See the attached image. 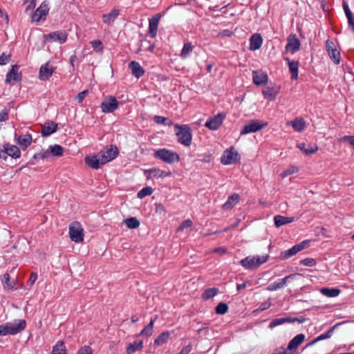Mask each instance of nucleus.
Wrapping results in <instances>:
<instances>
[{"instance_id": "f257e3e1", "label": "nucleus", "mask_w": 354, "mask_h": 354, "mask_svg": "<svg viewBox=\"0 0 354 354\" xmlns=\"http://www.w3.org/2000/svg\"><path fill=\"white\" fill-rule=\"evenodd\" d=\"M26 327L24 320H17L0 325V335H16L22 331Z\"/></svg>"}, {"instance_id": "f03ea898", "label": "nucleus", "mask_w": 354, "mask_h": 354, "mask_svg": "<svg viewBox=\"0 0 354 354\" xmlns=\"http://www.w3.org/2000/svg\"><path fill=\"white\" fill-rule=\"evenodd\" d=\"M153 156L155 158L160 159L168 164H174L180 160V156L176 152L167 149H160L156 150L154 152Z\"/></svg>"}, {"instance_id": "7ed1b4c3", "label": "nucleus", "mask_w": 354, "mask_h": 354, "mask_svg": "<svg viewBox=\"0 0 354 354\" xmlns=\"http://www.w3.org/2000/svg\"><path fill=\"white\" fill-rule=\"evenodd\" d=\"M266 262L264 256H248L240 261V264L247 270H254Z\"/></svg>"}, {"instance_id": "20e7f679", "label": "nucleus", "mask_w": 354, "mask_h": 354, "mask_svg": "<svg viewBox=\"0 0 354 354\" xmlns=\"http://www.w3.org/2000/svg\"><path fill=\"white\" fill-rule=\"evenodd\" d=\"M176 136L180 143L185 146H189L192 142V133L190 128L187 125H176Z\"/></svg>"}, {"instance_id": "39448f33", "label": "nucleus", "mask_w": 354, "mask_h": 354, "mask_svg": "<svg viewBox=\"0 0 354 354\" xmlns=\"http://www.w3.org/2000/svg\"><path fill=\"white\" fill-rule=\"evenodd\" d=\"M309 243H310V241L305 240L299 244L295 245L294 246H292L291 248H290L288 250L281 251L280 252V256H279L280 259L286 260V259L290 258L291 257L295 255L297 252L301 251L304 248H308L309 246Z\"/></svg>"}, {"instance_id": "423d86ee", "label": "nucleus", "mask_w": 354, "mask_h": 354, "mask_svg": "<svg viewBox=\"0 0 354 354\" xmlns=\"http://www.w3.org/2000/svg\"><path fill=\"white\" fill-rule=\"evenodd\" d=\"M84 230L78 222H73L69 226V236L72 241L80 243L84 240Z\"/></svg>"}, {"instance_id": "0eeeda50", "label": "nucleus", "mask_w": 354, "mask_h": 354, "mask_svg": "<svg viewBox=\"0 0 354 354\" xmlns=\"http://www.w3.org/2000/svg\"><path fill=\"white\" fill-rule=\"evenodd\" d=\"M326 50L328 53V56L330 57V59L334 62V64H339L340 53L337 50L333 41L330 39H327L326 41Z\"/></svg>"}, {"instance_id": "6e6552de", "label": "nucleus", "mask_w": 354, "mask_h": 354, "mask_svg": "<svg viewBox=\"0 0 354 354\" xmlns=\"http://www.w3.org/2000/svg\"><path fill=\"white\" fill-rule=\"evenodd\" d=\"M239 160V153L234 149L230 148L224 151L221 156V161L223 165H232Z\"/></svg>"}, {"instance_id": "1a4fd4ad", "label": "nucleus", "mask_w": 354, "mask_h": 354, "mask_svg": "<svg viewBox=\"0 0 354 354\" xmlns=\"http://www.w3.org/2000/svg\"><path fill=\"white\" fill-rule=\"evenodd\" d=\"M301 42L295 34H290L287 38L286 51L295 54L299 50Z\"/></svg>"}, {"instance_id": "9d476101", "label": "nucleus", "mask_w": 354, "mask_h": 354, "mask_svg": "<svg viewBox=\"0 0 354 354\" xmlns=\"http://www.w3.org/2000/svg\"><path fill=\"white\" fill-rule=\"evenodd\" d=\"M122 102L118 101L114 96L106 97L102 103V111H115L120 108Z\"/></svg>"}, {"instance_id": "9b49d317", "label": "nucleus", "mask_w": 354, "mask_h": 354, "mask_svg": "<svg viewBox=\"0 0 354 354\" xmlns=\"http://www.w3.org/2000/svg\"><path fill=\"white\" fill-rule=\"evenodd\" d=\"M161 13H158L149 19L148 35L151 38H155L157 35V30L159 21L162 17Z\"/></svg>"}, {"instance_id": "f8f14e48", "label": "nucleus", "mask_w": 354, "mask_h": 354, "mask_svg": "<svg viewBox=\"0 0 354 354\" xmlns=\"http://www.w3.org/2000/svg\"><path fill=\"white\" fill-rule=\"evenodd\" d=\"M225 118V113L220 112L214 117L207 120L205 125L211 130H216L220 127Z\"/></svg>"}, {"instance_id": "ddd939ff", "label": "nucleus", "mask_w": 354, "mask_h": 354, "mask_svg": "<svg viewBox=\"0 0 354 354\" xmlns=\"http://www.w3.org/2000/svg\"><path fill=\"white\" fill-rule=\"evenodd\" d=\"M48 6L46 2H43L40 6L35 10L32 16V19L34 21L39 22L41 20H44L48 13Z\"/></svg>"}, {"instance_id": "4468645a", "label": "nucleus", "mask_w": 354, "mask_h": 354, "mask_svg": "<svg viewBox=\"0 0 354 354\" xmlns=\"http://www.w3.org/2000/svg\"><path fill=\"white\" fill-rule=\"evenodd\" d=\"M263 127V124L262 122H259L258 120H251L248 124H246L243 129L241 131V135H245L250 133L256 132Z\"/></svg>"}, {"instance_id": "2eb2a0df", "label": "nucleus", "mask_w": 354, "mask_h": 354, "mask_svg": "<svg viewBox=\"0 0 354 354\" xmlns=\"http://www.w3.org/2000/svg\"><path fill=\"white\" fill-rule=\"evenodd\" d=\"M15 140L19 147L21 149L25 150L31 145L32 138L30 134H24L17 136L15 133Z\"/></svg>"}, {"instance_id": "dca6fc26", "label": "nucleus", "mask_w": 354, "mask_h": 354, "mask_svg": "<svg viewBox=\"0 0 354 354\" xmlns=\"http://www.w3.org/2000/svg\"><path fill=\"white\" fill-rule=\"evenodd\" d=\"M102 162L105 164L113 160L118 154V149L116 147L111 146L109 149L101 151Z\"/></svg>"}, {"instance_id": "f3484780", "label": "nucleus", "mask_w": 354, "mask_h": 354, "mask_svg": "<svg viewBox=\"0 0 354 354\" xmlns=\"http://www.w3.org/2000/svg\"><path fill=\"white\" fill-rule=\"evenodd\" d=\"M55 68L50 66L49 62L42 65L39 70V77L41 80H47L53 75Z\"/></svg>"}, {"instance_id": "a211bd4d", "label": "nucleus", "mask_w": 354, "mask_h": 354, "mask_svg": "<svg viewBox=\"0 0 354 354\" xmlns=\"http://www.w3.org/2000/svg\"><path fill=\"white\" fill-rule=\"evenodd\" d=\"M284 59L288 62L291 80H297L299 73V61L290 60L288 57H286Z\"/></svg>"}, {"instance_id": "6ab92c4d", "label": "nucleus", "mask_w": 354, "mask_h": 354, "mask_svg": "<svg viewBox=\"0 0 354 354\" xmlns=\"http://www.w3.org/2000/svg\"><path fill=\"white\" fill-rule=\"evenodd\" d=\"M299 274H291L283 279H279L277 281L270 284L269 287L267 288L270 290H276L279 288L283 287L290 279H293Z\"/></svg>"}, {"instance_id": "aec40b11", "label": "nucleus", "mask_w": 354, "mask_h": 354, "mask_svg": "<svg viewBox=\"0 0 354 354\" xmlns=\"http://www.w3.org/2000/svg\"><path fill=\"white\" fill-rule=\"evenodd\" d=\"M46 38L52 41L64 44L66 41L67 34L65 31H56L48 34Z\"/></svg>"}, {"instance_id": "412c9836", "label": "nucleus", "mask_w": 354, "mask_h": 354, "mask_svg": "<svg viewBox=\"0 0 354 354\" xmlns=\"http://www.w3.org/2000/svg\"><path fill=\"white\" fill-rule=\"evenodd\" d=\"M85 162L95 169H98L100 165L105 164V162H102L101 153L99 156H86L85 158Z\"/></svg>"}, {"instance_id": "4be33fe9", "label": "nucleus", "mask_w": 354, "mask_h": 354, "mask_svg": "<svg viewBox=\"0 0 354 354\" xmlns=\"http://www.w3.org/2000/svg\"><path fill=\"white\" fill-rule=\"evenodd\" d=\"M19 66H12L11 70L7 73L6 81L7 82H15L21 80V74L19 73Z\"/></svg>"}, {"instance_id": "5701e85b", "label": "nucleus", "mask_w": 354, "mask_h": 354, "mask_svg": "<svg viewBox=\"0 0 354 354\" xmlns=\"http://www.w3.org/2000/svg\"><path fill=\"white\" fill-rule=\"evenodd\" d=\"M263 38L259 33L253 34L250 39V50H256L261 46Z\"/></svg>"}, {"instance_id": "b1692460", "label": "nucleus", "mask_w": 354, "mask_h": 354, "mask_svg": "<svg viewBox=\"0 0 354 354\" xmlns=\"http://www.w3.org/2000/svg\"><path fill=\"white\" fill-rule=\"evenodd\" d=\"M129 67L131 71L132 75L137 78H140L145 73L144 68L136 61L131 62L129 64Z\"/></svg>"}, {"instance_id": "393cba45", "label": "nucleus", "mask_w": 354, "mask_h": 354, "mask_svg": "<svg viewBox=\"0 0 354 354\" xmlns=\"http://www.w3.org/2000/svg\"><path fill=\"white\" fill-rule=\"evenodd\" d=\"M305 339V335L302 333L297 335L294 337L288 344V349L292 351L296 350L298 346L303 342Z\"/></svg>"}, {"instance_id": "a878e982", "label": "nucleus", "mask_w": 354, "mask_h": 354, "mask_svg": "<svg viewBox=\"0 0 354 354\" xmlns=\"http://www.w3.org/2000/svg\"><path fill=\"white\" fill-rule=\"evenodd\" d=\"M252 77L254 83L257 86L266 84V73L261 70L254 71Z\"/></svg>"}, {"instance_id": "bb28decb", "label": "nucleus", "mask_w": 354, "mask_h": 354, "mask_svg": "<svg viewBox=\"0 0 354 354\" xmlns=\"http://www.w3.org/2000/svg\"><path fill=\"white\" fill-rule=\"evenodd\" d=\"M57 124L53 122H46L42 127L41 133L44 136H48L57 130Z\"/></svg>"}, {"instance_id": "cd10ccee", "label": "nucleus", "mask_w": 354, "mask_h": 354, "mask_svg": "<svg viewBox=\"0 0 354 354\" xmlns=\"http://www.w3.org/2000/svg\"><path fill=\"white\" fill-rule=\"evenodd\" d=\"M3 147L6 149V152L7 153L8 156L14 158H17L20 156L21 152L19 147L17 146L6 144L3 145Z\"/></svg>"}, {"instance_id": "c85d7f7f", "label": "nucleus", "mask_w": 354, "mask_h": 354, "mask_svg": "<svg viewBox=\"0 0 354 354\" xmlns=\"http://www.w3.org/2000/svg\"><path fill=\"white\" fill-rule=\"evenodd\" d=\"M274 225L277 227H279L281 225L290 223L295 221V217H286L281 215H277L274 217Z\"/></svg>"}, {"instance_id": "c756f323", "label": "nucleus", "mask_w": 354, "mask_h": 354, "mask_svg": "<svg viewBox=\"0 0 354 354\" xmlns=\"http://www.w3.org/2000/svg\"><path fill=\"white\" fill-rule=\"evenodd\" d=\"M1 283L3 284V288L8 290H12L15 287V281L10 280V277L8 273H5L1 279Z\"/></svg>"}, {"instance_id": "7c9ffc66", "label": "nucleus", "mask_w": 354, "mask_h": 354, "mask_svg": "<svg viewBox=\"0 0 354 354\" xmlns=\"http://www.w3.org/2000/svg\"><path fill=\"white\" fill-rule=\"evenodd\" d=\"M157 318V316L151 319V321L148 325H147L140 332L139 335L150 337L153 334L154 322Z\"/></svg>"}, {"instance_id": "2f4dec72", "label": "nucleus", "mask_w": 354, "mask_h": 354, "mask_svg": "<svg viewBox=\"0 0 354 354\" xmlns=\"http://www.w3.org/2000/svg\"><path fill=\"white\" fill-rule=\"evenodd\" d=\"M297 147L306 155H311L315 153L318 148L316 146H312L310 145H306L305 143H299L297 145Z\"/></svg>"}, {"instance_id": "473e14b6", "label": "nucleus", "mask_w": 354, "mask_h": 354, "mask_svg": "<svg viewBox=\"0 0 354 354\" xmlns=\"http://www.w3.org/2000/svg\"><path fill=\"white\" fill-rule=\"evenodd\" d=\"M239 201V196L237 194H234L229 196L227 201L223 204V208L224 209H230L232 208Z\"/></svg>"}, {"instance_id": "72a5a7b5", "label": "nucleus", "mask_w": 354, "mask_h": 354, "mask_svg": "<svg viewBox=\"0 0 354 354\" xmlns=\"http://www.w3.org/2000/svg\"><path fill=\"white\" fill-rule=\"evenodd\" d=\"M119 15V11L117 9L112 10L109 13L102 15V21L104 24H109L114 21Z\"/></svg>"}, {"instance_id": "f704fd0d", "label": "nucleus", "mask_w": 354, "mask_h": 354, "mask_svg": "<svg viewBox=\"0 0 354 354\" xmlns=\"http://www.w3.org/2000/svg\"><path fill=\"white\" fill-rule=\"evenodd\" d=\"M320 292L322 295L328 297H335L339 295L341 290L337 288H322Z\"/></svg>"}, {"instance_id": "c9c22d12", "label": "nucleus", "mask_w": 354, "mask_h": 354, "mask_svg": "<svg viewBox=\"0 0 354 354\" xmlns=\"http://www.w3.org/2000/svg\"><path fill=\"white\" fill-rule=\"evenodd\" d=\"M52 354H68L63 341H58L53 346Z\"/></svg>"}, {"instance_id": "e433bc0d", "label": "nucleus", "mask_w": 354, "mask_h": 354, "mask_svg": "<svg viewBox=\"0 0 354 354\" xmlns=\"http://www.w3.org/2000/svg\"><path fill=\"white\" fill-rule=\"evenodd\" d=\"M171 333L168 331L160 333L155 339L154 344L157 346H161L165 344L170 337Z\"/></svg>"}, {"instance_id": "4c0bfd02", "label": "nucleus", "mask_w": 354, "mask_h": 354, "mask_svg": "<svg viewBox=\"0 0 354 354\" xmlns=\"http://www.w3.org/2000/svg\"><path fill=\"white\" fill-rule=\"evenodd\" d=\"M292 128L298 132L302 131L306 127V123L304 119L299 118H296L295 120L291 122Z\"/></svg>"}, {"instance_id": "58836bf2", "label": "nucleus", "mask_w": 354, "mask_h": 354, "mask_svg": "<svg viewBox=\"0 0 354 354\" xmlns=\"http://www.w3.org/2000/svg\"><path fill=\"white\" fill-rule=\"evenodd\" d=\"M143 348V343L142 341L139 342H133L129 344L127 348V354H133L137 351H140Z\"/></svg>"}, {"instance_id": "ea45409f", "label": "nucleus", "mask_w": 354, "mask_h": 354, "mask_svg": "<svg viewBox=\"0 0 354 354\" xmlns=\"http://www.w3.org/2000/svg\"><path fill=\"white\" fill-rule=\"evenodd\" d=\"M280 87H269L267 86V100H273L279 92Z\"/></svg>"}, {"instance_id": "a19ab883", "label": "nucleus", "mask_w": 354, "mask_h": 354, "mask_svg": "<svg viewBox=\"0 0 354 354\" xmlns=\"http://www.w3.org/2000/svg\"><path fill=\"white\" fill-rule=\"evenodd\" d=\"M193 49H194V46L191 43H189V42L185 43L183 47L181 52H180V56L183 59L187 58L188 57V55H189V53L191 52H192Z\"/></svg>"}, {"instance_id": "79ce46f5", "label": "nucleus", "mask_w": 354, "mask_h": 354, "mask_svg": "<svg viewBox=\"0 0 354 354\" xmlns=\"http://www.w3.org/2000/svg\"><path fill=\"white\" fill-rule=\"evenodd\" d=\"M124 223L128 228L135 229L139 227L140 222L139 221L134 217H131L124 221Z\"/></svg>"}, {"instance_id": "37998d69", "label": "nucleus", "mask_w": 354, "mask_h": 354, "mask_svg": "<svg viewBox=\"0 0 354 354\" xmlns=\"http://www.w3.org/2000/svg\"><path fill=\"white\" fill-rule=\"evenodd\" d=\"M192 229V221L189 219L183 221L177 228L178 232L191 231Z\"/></svg>"}, {"instance_id": "c03bdc74", "label": "nucleus", "mask_w": 354, "mask_h": 354, "mask_svg": "<svg viewBox=\"0 0 354 354\" xmlns=\"http://www.w3.org/2000/svg\"><path fill=\"white\" fill-rule=\"evenodd\" d=\"M292 319L290 317L277 318L273 319L269 324V327L272 328L277 326H279L286 322H291Z\"/></svg>"}, {"instance_id": "a18cd8bd", "label": "nucleus", "mask_w": 354, "mask_h": 354, "mask_svg": "<svg viewBox=\"0 0 354 354\" xmlns=\"http://www.w3.org/2000/svg\"><path fill=\"white\" fill-rule=\"evenodd\" d=\"M160 169L158 168H152L145 171V173L147 175V178L148 179L153 178H160Z\"/></svg>"}, {"instance_id": "49530a36", "label": "nucleus", "mask_w": 354, "mask_h": 354, "mask_svg": "<svg viewBox=\"0 0 354 354\" xmlns=\"http://www.w3.org/2000/svg\"><path fill=\"white\" fill-rule=\"evenodd\" d=\"M49 149L51 153V155L55 156H62L63 155L64 149L62 147L59 145H54L49 146Z\"/></svg>"}, {"instance_id": "de8ad7c7", "label": "nucleus", "mask_w": 354, "mask_h": 354, "mask_svg": "<svg viewBox=\"0 0 354 354\" xmlns=\"http://www.w3.org/2000/svg\"><path fill=\"white\" fill-rule=\"evenodd\" d=\"M153 189L151 187H145L140 190L137 194L138 198H143L145 196L152 194Z\"/></svg>"}, {"instance_id": "09e8293b", "label": "nucleus", "mask_w": 354, "mask_h": 354, "mask_svg": "<svg viewBox=\"0 0 354 354\" xmlns=\"http://www.w3.org/2000/svg\"><path fill=\"white\" fill-rule=\"evenodd\" d=\"M217 293L218 290L216 288H209L206 290L203 294V298L207 300L214 297Z\"/></svg>"}, {"instance_id": "8fccbe9b", "label": "nucleus", "mask_w": 354, "mask_h": 354, "mask_svg": "<svg viewBox=\"0 0 354 354\" xmlns=\"http://www.w3.org/2000/svg\"><path fill=\"white\" fill-rule=\"evenodd\" d=\"M93 48L97 53H102L103 45L100 40L96 39L90 42Z\"/></svg>"}, {"instance_id": "3c124183", "label": "nucleus", "mask_w": 354, "mask_h": 354, "mask_svg": "<svg viewBox=\"0 0 354 354\" xmlns=\"http://www.w3.org/2000/svg\"><path fill=\"white\" fill-rule=\"evenodd\" d=\"M334 328H335V326H333V328H330L326 333H324L319 335L318 337H317L315 338V341L319 342V341H321V340H324V339L330 338L331 337L333 333Z\"/></svg>"}, {"instance_id": "603ef678", "label": "nucleus", "mask_w": 354, "mask_h": 354, "mask_svg": "<svg viewBox=\"0 0 354 354\" xmlns=\"http://www.w3.org/2000/svg\"><path fill=\"white\" fill-rule=\"evenodd\" d=\"M154 121L157 124H162L164 125H170L171 124V121L169 120V118L162 117V116H155Z\"/></svg>"}, {"instance_id": "864d4df0", "label": "nucleus", "mask_w": 354, "mask_h": 354, "mask_svg": "<svg viewBox=\"0 0 354 354\" xmlns=\"http://www.w3.org/2000/svg\"><path fill=\"white\" fill-rule=\"evenodd\" d=\"M298 171V168L295 166H291L281 173L282 178H285L290 174H295Z\"/></svg>"}, {"instance_id": "5fc2aeb1", "label": "nucleus", "mask_w": 354, "mask_h": 354, "mask_svg": "<svg viewBox=\"0 0 354 354\" xmlns=\"http://www.w3.org/2000/svg\"><path fill=\"white\" fill-rule=\"evenodd\" d=\"M228 307L224 303H220L216 308V312L218 314L223 315L227 311Z\"/></svg>"}, {"instance_id": "6e6d98bb", "label": "nucleus", "mask_w": 354, "mask_h": 354, "mask_svg": "<svg viewBox=\"0 0 354 354\" xmlns=\"http://www.w3.org/2000/svg\"><path fill=\"white\" fill-rule=\"evenodd\" d=\"M300 264L306 266L313 267L315 266L316 261L313 258H306L304 259L301 260Z\"/></svg>"}, {"instance_id": "4d7b16f0", "label": "nucleus", "mask_w": 354, "mask_h": 354, "mask_svg": "<svg viewBox=\"0 0 354 354\" xmlns=\"http://www.w3.org/2000/svg\"><path fill=\"white\" fill-rule=\"evenodd\" d=\"M93 350L92 348L88 346H84L80 348L77 354H92Z\"/></svg>"}, {"instance_id": "13d9d810", "label": "nucleus", "mask_w": 354, "mask_h": 354, "mask_svg": "<svg viewBox=\"0 0 354 354\" xmlns=\"http://www.w3.org/2000/svg\"><path fill=\"white\" fill-rule=\"evenodd\" d=\"M348 20V25L349 28L354 32V14L352 13L349 15L346 16Z\"/></svg>"}, {"instance_id": "bf43d9fd", "label": "nucleus", "mask_w": 354, "mask_h": 354, "mask_svg": "<svg viewBox=\"0 0 354 354\" xmlns=\"http://www.w3.org/2000/svg\"><path fill=\"white\" fill-rule=\"evenodd\" d=\"M10 59V55H7L5 53L0 55V65L6 64Z\"/></svg>"}, {"instance_id": "052dcab7", "label": "nucleus", "mask_w": 354, "mask_h": 354, "mask_svg": "<svg viewBox=\"0 0 354 354\" xmlns=\"http://www.w3.org/2000/svg\"><path fill=\"white\" fill-rule=\"evenodd\" d=\"M88 93V90H84V91L80 92V93H78L76 95L75 99L77 100V102L79 103H82V101L86 97V96L87 95Z\"/></svg>"}, {"instance_id": "680f3d73", "label": "nucleus", "mask_w": 354, "mask_h": 354, "mask_svg": "<svg viewBox=\"0 0 354 354\" xmlns=\"http://www.w3.org/2000/svg\"><path fill=\"white\" fill-rule=\"evenodd\" d=\"M39 156H40L41 158H48L50 157L51 156V153H50V149L49 147L48 148L47 150L46 151H41L39 154H38Z\"/></svg>"}, {"instance_id": "e2e57ef3", "label": "nucleus", "mask_w": 354, "mask_h": 354, "mask_svg": "<svg viewBox=\"0 0 354 354\" xmlns=\"http://www.w3.org/2000/svg\"><path fill=\"white\" fill-rule=\"evenodd\" d=\"M37 279V273L32 272L30 276V278H29V279L28 281V285L32 286L35 283V282L36 281Z\"/></svg>"}, {"instance_id": "0e129e2a", "label": "nucleus", "mask_w": 354, "mask_h": 354, "mask_svg": "<svg viewBox=\"0 0 354 354\" xmlns=\"http://www.w3.org/2000/svg\"><path fill=\"white\" fill-rule=\"evenodd\" d=\"M342 6H343V9H344L346 16L349 15L353 13L351 12V10H350L348 4L346 1H343Z\"/></svg>"}, {"instance_id": "69168bd1", "label": "nucleus", "mask_w": 354, "mask_h": 354, "mask_svg": "<svg viewBox=\"0 0 354 354\" xmlns=\"http://www.w3.org/2000/svg\"><path fill=\"white\" fill-rule=\"evenodd\" d=\"M165 212V207L162 204H160V203L156 204V213L162 214V213H164Z\"/></svg>"}, {"instance_id": "338daca9", "label": "nucleus", "mask_w": 354, "mask_h": 354, "mask_svg": "<svg viewBox=\"0 0 354 354\" xmlns=\"http://www.w3.org/2000/svg\"><path fill=\"white\" fill-rule=\"evenodd\" d=\"M26 2H30V4L26 7V10H31L35 7L36 0H26Z\"/></svg>"}, {"instance_id": "774afa93", "label": "nucleus", "mask_w": 354, "mask_h": 354, "mask_svg": "<svg viewBox=\"0 0 354 354\" xmlns=\"http://www.w3.org/2000/svg\"><path fill=\"white\" fill-rule=\"evenodd\" d=\"M343 140H348L350 144L354 148V136H346L343 138Z\"/></svg>"}]
</instances>
